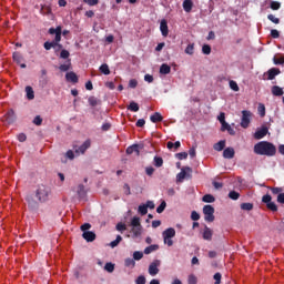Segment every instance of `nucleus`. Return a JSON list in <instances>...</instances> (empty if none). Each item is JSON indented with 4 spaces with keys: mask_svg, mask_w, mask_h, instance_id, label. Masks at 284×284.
Masks as SVG:
<instances>
[{
    "mask_svg": "<svg viewBox=\"0 0 284 284\" xmlns=\"http://www.w3.org/2000/svg\"><path fill=\"white\" fill-rule=\"evenodd\" d=\"M217 121H220L221 125L227 123L225 121V114L223 112H221L220 115L217 116Z\"/></svg>",
    "mask_w": 284,
    "mask_h": 284,
    "instance_id": "e2e57ef3",
    "label": "nucleus"
},
{
    "mask_svg": "<svg viewBox=\"0 0 284 284\" xmlns=\"http://www.w3.org/2000/svg\"><path fill=\"white\" fill-rule=\"evenodd\" d=\"M115 230H116L118 232L123 233V232H125V230H128V226H126L125 224H123L122 222H120V223H118V224L115 225Z\"/></svg>",
    "mask_w": 284,
    "mask_h": 284,
    "instance_id": "a18cd8bd",
    "label": "nucleus"
},
{
    "mask_svg": "<svg viewBox=\"0 0 284 284\" xmlns=\"http://www.w3.org/2000/svg\"><path fill=\"white\" fill-rule=\"evenodd\" d=\"M82 237L88 243H92L93 241L97 240V234L94 232H92V231H85V232H83Z\"/></svg>",
    "mask_w": 284,
    "mask_h": 284,
    "instance_id": "f3484780",
    "label": "nucleus"
},
{
    "mask_svg": "<svg viewBox=\"0 0 284 284\" xmlns=\"http://www.w3.org/2000/svg\"><path fill=\"white\" fill-rule=\"evenodd\" d=\"M141 258H143V252H141V251H135V252L133 253V260H134V261H141Z\"/></svg>",
    "mask_w": 284,
    "mask_h": 284,
    "instance_id": "603ef678",
    "label": "nucleus"
},
{
    "mask_svg": "<svg viewBox=\"0 0 284 284\" xmlns=\"http://www.w3.org/2000/svg\"><path fill=\"white\" fill-rule=\"evenodd\" d=\"M3 121L7 125H12V123L17 121V113H14V110L10 109L3 116Z\"/></svg>",
    "mask_w": 284,
    "mask_h": 284,
    "instance_id": "9d476101",
    "label": "nucleus"
},
{
    "mask_svg": "<svg viewBox=\"0 0 284 284\" xmlns=\"http://www.w3.org/2000/svg\"><path fill=\"white\" fill-rule=\"evenodd\" d=\"M278 74H281V69L272 68L267 71V80L274 81V79H276V77H278Z\"/></svg>",
    "mask_w": 284,
    "mask_h": 284,
    "instance_id": "dca6fc26",
    "label": "nucleus"
},
{
    "mask_svg": "<svg viewBox=\"0 0 284 284\" xmlns=\"http://www.w3.org/2000/svg\"><path fill=\"white\" fill-rule=\"evenodd\" d=\"M72 67V62L70 60L67 61V63L61 64L59 67L60 72H68V70H70V68Z\"/></svg>",
    "mask_w": 284,
    "mask_h": 284,
    "instance_id": "2f4dec72",
    "label": "nucleus"
},
{
    "mask_svg": "<svg viewBox=\"0 0 284 284\" xmlns=\"http://www.w3.org/2000/svg\"><path fill=\"white\" fill-rule=\"evenodd\" d=\"M138 212L142 215V216H145V214H148V206L145 204H141L139 207H138Z\"/></svg>",
    "mask_w": 284,
    "mask_h": 284,
    "instance_id": "37998d69",
    "label": "nucleus"
},
{
    "mask_svg": "<svg viewBox=\"0 0 284 284\" xmlns=\"http://www.w3.org/2000/svg\"><path fill=\"white\" fill-rule=\"evenodd\" d=\"M202 52H203V54H211L212 53V47H210V44H204L202 47Z\"/></svg>",
    "mask_w": 284,
    "mask_h": 284,
    "instance_id": "864d4df0",
    "label": "nucleus"
},
{
    "mask_svg": "<svg viewBox=\"0 0 284 284\" xmlns=\"http://www.w3.org/2000/svg\"><path fill=\"white\" fill-rule=\"evenodd\" d=\"M234 154H235V151H234V148L232 146H229L223 151L224 159H233Z\"/></svg>",
    "mask_w": 284,
    "mask_h": 284,
    "instance_id": "412c9836",
    "label": "nucleus"
},
{
    "mask_svg": "<svg viewBox=\"0 0 284 284\" xmlns=\"http://www.w3.org/2000/svg\"><path fill=\"white\" fill-rule=\"evenodd\" d=\"M170 72H172V68L169 64L163 63L160 67V74H170Z\"/></svg>",
    "mask_w": 284,
    "mask_h": 284,
    "instance_id": "cd10ccee",
    "label": "nucleus"
},
{
    "mask_svg": "<svg viewBox=\"0 0 284 284\" xmlns=\"http://www.w3.org/2000/svg\"><path fill=\"white\" fill-rule=\"evenodd\" d=\"M230 88H231V90H233V92H239V90H240L239 83H236V81H234V80L230 81Z\"/></svg>",
    "mask_w": 284,
    "mask_h": 284,
    "instance_id": "09e8293b",
    "label": "nucleus"
},
{
    "mask_svg": "<svg viewBox=\"0 0 284 284\" xmlns=\"http://www.w3.org/2000/svg\"><path fill=\"white\" fill-rule=\"evenodd\" d=\"M187 283L189 284H196V283H199V278H196V275L191 274V275H189Z\"/></svg>",
    "mask_w": 284,
    "mask_h": 284,
    "instance_id": "5fc2aeb1",
    "label": "nucleus"
},
{
    "mask_svg": "<svg viewBox=\"0 0 284 284\" xmlns=\"http://www.w3.org/2000/svg\"><path fill=\"white\" fill-rule=\"evenodd\" d=\"M33 123H34V125H41V123H43V119L41 118V115H37L33 119Z\"/></svg>",
    "mask_w": 284,
    "mask_h": 284,
    "instance_id": "0e129e2a",
    "label": "nucleus"
},
{
    "mask_svg": "<svg viewBox=\"0 0 284 284\" xmlns=\"http://www.w3.org/2000/svg\"><path fill=\"white\" fill-rule=\"evenodd\" d=\"M213 278L215 281V284H221V278H222L221 273H215Z\"/></svg>",
    "mask_w": 284,
    "mask_h": 284,
    "instance_id": "69168bd1",
    "label": "nucleus"
},
{
    "mask_svg": "<svg viewBox=\"0 0 284 284\" xmlns=\"http://www.w3.org/2000/svg\"><path fill=\"white\" fill-rule=\"evenodd\" d=\"M273 63H274L275 65H283V64H284V55H282V57H280V58L274 57V58H273Z\"/></svg>",
    "mask_w": 284,
    "mask_h": 284,
    "instance_id": "49530a36",
    "label": "nucleus"
},
{
    "mask_svg": "<svg viewBox=\"0 0 284 284\" xmlns=\"http://www.w3.org/2000/svg\"><path fill=\"white\" fill-rule=\"evenodd\" d=\"M267 132H268L267 126H262L260 130H257L254 133V139H256L257 141L261 139H265V136H267Z\"/></svg>",
    "mask_w": 284,
    "mask_h": 284,
    "instance_id": "4468645a",
    "label": "nucleus"
},
{
    "mask_svg": "<svg viewBox=\"0 0 284 284\" xmlns=\"http://www.w3.org/2000/svg\"><path fill=\"white\" fill-rule=\"evenodd\" d=\"M241 210H244L245 212H252L254 210V204L252 203H242Z\"/></svg>",
    "mask_w": 284,
    "mask_h": 284,
    "instance_id": "c9c22d12",
    "label": "nucleus"
},
{
    "mask_svg": "<svg viewBox=\"0 0 284 284\" xmlns=\"http://www.w3.org/2000/svg\"><path fill=\"white\" fill-rule=\"evenodd\" d=\"M213 234H214V232L212 231V229H210L207 225H205L204 231L202 233V237L204 239V241H212Z\"/></svg>",
    "mask_w": 284,
    "mask_h": 284,
    "instance_id": "a211bd4d",
    "label": "nucleus"
},
{
    "mask_svg": "<svg viewBox=\"0 0 284 284\" xmlns=\"http://www.w3.org/2000/svg\"><path fill=\"white\" fill-rule=\"evenodd\" d=\"M88 101L91 108H97V105L101 103V100L97 99L94 95L89 97Z\"/></svg>",
    "mask_w": 284,
    "mask_h": 284,
    "instance_id": "c756f323",
    "label": "nucleus"
},
{
    "mask_svg": "<svg viewBox=\"0 0 284 284\" xmlns=\"http://www.w3.org/2000/svg\"><path fill=\"white\" fill-rule=\"evenodd\" d=\"M204 221L206 223H214V206L206 204L203 206Z\"/></svg>",
    "mask_w": 284,
    "mask_h": 284,
    "instance_id": "39448f33",
    "label": "nucleus"
},
{
    "mask_svg": "<svg viewBox=\"0 0 284 284\" xmlns=\"http://www.w3.org/2000/svg\"><path fill=\"white\" fill-rule=\"evenodd\" d=\"M70 58V51L63 49L61 52H60V59H69Z\"/></svg>",
    "mask_w": 284,
    "mask_h": 284,
    "instance_id": "4d7b16f0",
    "label": "nucleus"
},
{
    "mask_svg": "<svg viewBox=\"0 0 284 284\" xmlns=\"http://www.w3.org/2000/svg\"><path fill=\"white\" fill-rule=\"evenodd\" d=\"M267 19H268V21H272V23H275V24L281 23V19L275 18L274 14H268V16H267Z\"/></svg>",
    "mask_w": 284,
    "mask_h": 284,
    "instance_id": "6e6d98bb",
    "label": "nucleus"
},
{
    "mask_svg": "<svg viewBox=\"0 0 284 284\" xmlns=\"http://www.w3.org/2000/svg\"><path fill=\"white\" fill-rule=\"evenodd\" d=\"M268 190H271L273 196H278L281 193H283V187H272V186H268Z\"/></svg>",
    "mask_w": 284,
    "mask_h": 284,
    "instance_id": "f704fd0d",
    "label": "nucleus"
},
{
    "mask_svg": "<svg viewBox=\"0 0 284 284\" xmlns=\"http://www.w3.org/2000/svg\"><path fill=\"white\" fill-rule=\"evenodd\" d=\"M252 119V112L244 110L242 111V120H241V128L247 129L250 128V122Z\"/></svg>",
    "mask_w": 284,
    "mask_h": 284,
    "instance_id": "6e6552de",
    "label": "nucleus"
},
{
    "mask_svg": "<svg viewBox=\"0 0 284 284\" xmlns=\"http://www.w3.org/2000/svg\"><path fill=\"white\" fill-rule=\"evenodd\" d=\"M100 72H102V74H110V67L108 65V63H103L101 67H100Z\"/></svg>",
    "mask_w": 284,
    "mask_h": 284,
    "instance_id": "ea45409f",
    "label": "nucleus"
},
{
    "mask_svg": "<svg viewBox=\"0 0 284 284\" xmlns=\"http://www.w3.org/2000/svg\"><path fill=\"white\" fill-rule=\"evenodd\" d=\"M34 194L37 200L32 195H27L26 197L27 205L31 212H37V210H39V203H48L50 199H52V187L45 184H40Z\"/></svg>",
    "mask_w": 284,
    "mask_h": 284,
    "instance_id": "f257e3e1",
    "label": "nucleus"
},
{
    "mask_svg": "<svg viewBox=\"0 0 284 284\" xmlns=\"http://www.w3.org/2000/svg\"><path fill=\"white\" fill-rule=\"evenodd\" d=\"M254 153L260 156H276V145L268 141H261L254 145Z\"/></svg>",
    "mask_w": 284,
    "mask_h": 284,
    "instance_id": "f03ea898",
    "label": "nucleus"
},
{
    "mask_svg": "<svg viewBox=\"0 0 284 284\" xmlns=\"http://www.w3.org/2000/svg\"><path fill=\"white\" fill-rule=\"evenodd\" d=\"M75 192L79 199H85V196H88V191L85 190V185L83 184H79Z\"/></svg>",
    "mask_w": 284,
    "mask_h": 284,
    "instance_id": "6ab92c4d",
    "label": "nucleus"
},
{
    "mask_svg": "<svg viewBox=\"0 0 284 284\" xmlns=\"http://www.w3.org/2000/svg\"><path fill=\"white\" fill-rule=\"evenodd\" d=\"M153 165L154 168H163V158L155 155L153 158Z\"/></svg>",
    "mask_w": 284,
    "mask_h": 284,
    "instance_id": "c85d7f7f",
    "label": "nucleus"
},
{
    "mask_svg": "<svg viewBox=\"0 0 284 284\" xmlns=\"http://www.w3.org/2000/svg\"><path fill=\"white\" fill-rule=\"evenodd\" d=\"M213 150H215V152H223V150H225V140H221L217 143H215L213 145Z\"/></svg>",
    "mask_w": 284,
    "mask_h": 284,
    "instance_id": "a878e982",
    "label": "nucleus"
},
{
    "mask_svg": "<svg viewBox=\"0 0 284 284\" xmlns=\"http://www.w3.org/2000/svg\"><path fill=\"white\" fill-rule=\"evenodd\" d=\"M141 150H143V144H132L126 148V154H135V156H141Z\"/></svg>",
    "mask_w": 284,
    "mask_h": 284,
    "instance_id": "1a4fd4ad",
    "label": "nucleus"
},
{
    "mask_svg": "<svg viewBox=\"0 0 284 284\" xmlns=\"http://www.w3.org/2000/svg\"><path fill=\"white\" fill-rule=\"evenodd\" d=\"M136 284H145V276L140 275L138 276V278L135 280Z\"/></svg>",
    "mask_w": 284,
    "mask_h": 284,
    "instance_id": "338daca9",
    "label": "nucleus"
},
{
    "mask_svg": "<svg viewBox=\"0 0 284 284\" xmlns=\"http://www.w3.org/2000/svg\"><path fill=\"white\" fill-rule=\"evenodd\" d=\"M49 34H55V38L51 42L50 41L44 42L43 44L44 50H52V48L57 49V45L61 43V26H58L55 29L50 28Z\"/></svg>",
    "mask_w": 284,
    "mask_h": 284,
    "instance_id": "7ed1b4c3",
    "label": "nucleus"
},
{
    "mask_svg": "<svg viewBox=\"0 0 284 284\" xmlns=\"http://www.w3.org/2000/svg\"><path fill=\"white\" fill-rule=\"evenodd\" d=\"M176 158L179 159V161H183L187 159V152H180L176 154Z\"/></svg>",
    "mask_w": 284,
    "mask_h": 284,
    "instance_id": "052dcab7",
    "label": "nucleus"
},
{
    "mask_svg": "<svg viewBox=\"0 0 284 284\" xmlns=\"http://www.w3.org/2000/svg\"><path fill=\"white\" fill-rule=\"evenodd\" d=\"M185 179H192V168L185 166L181 169V172L176 175L178 183H183Z\"/></svg>",
    "mask_w": 284,
    "mask_h": 284,
    "instance_id": "423d86ee",
    "label": "nucleus"
},
{
    "mask_svg": "<svg viewBox=\"0 0 284 284\" xmlns=\"http://www.w3.org/2000/svg\"><path fill=\"white\" fill-rule=\"evenodd\" d=\"M92 145V142L90 140H87L83 142L82 145H80L78 149L74 150L75 154H85V152L89 150V148Z\"/></svg>",
    "mask_w": 284,
    "mask_h": 284,
    "instance_id": "f8f14e48",
    "label": "nucleus"
},
{
    "mask_svg": "<svg viewBox=\"0 0 284 284\" xmlns=\"http://www.w3.org/2000/svg\"><path fill=\"white\" fill-rule=\"evenodd\" d=\"M182 7L184 12H192V8H194V2H192V0H184Z\"/></svg>",
    "mask_w": 284,
    "mask_h": 284,
    "instance_id": "b1692460",
    "label": "nucleus"
},
{
    "mask_svg": "<svg viewBox=\"0 0 284 284\" xmlns=\"http://www.w3.org/2000/svg\"><path fill=\"white\" fill-rule=\"evenodd\" d=\"M65 79H67V81H69L71 83H79V77L73 71L68 72L65 74Z\"/></svg>",
    "mask_w": 284,
    "mask_h": 284,
    "instance_id": "aec40b11",
    "label": "nucleus"
},
{
    "mask_svg": "<svg viewBox=\"0 0 284 284\" xmlns=\"http://www.w3.org/2000/svg\"><path fill=\"white\" fill-rule=\"evenodd\" d=\"M26 92L27 99H29V101H32V99H34V90L32 89V87H26Z\"/></svg>",
    "mask_w": 284,
    "mask_h": 284,
    "instance_id": "473e14b6",
    "label": "nucleus"
},
{
    "mask_svg": "<svg viewBox=\"0 0 284 284\" xmlns=\"http://www.w3.org/2000/svg\"><path fill=\"white\" fill-rule=\"evenodd\" d=\"M150 121L152 123H161V121H163V115H161L159 112H155L153 115L150 116Z\"/></svg>",
    "mask_w": 284,
    "mask_h": 284,
    "instance_id": "bb28decb",
    "label": "nucleus"
},
{
    "mask_svg": "<svg viewBox=\"0 0 284 284\" xmlns=\"http://www.w3.org/2000/svg\"><path fill=\"white\" fill-rule=\"evenodd\" d=\"M131 232L133 233L132 239H139L143 232V226H132Z\"/></svg>",
    "mask_w": 284,
    "mask_h": 284,
    "instance_id": "4be33fe9",
    "label": "nucleus"
},
{
    "mask_svg": "<svg viewBox=\"0 0 284 284\" xmlns=\"http://www.w3.org/2000/svg\"><path fill=\"white\" fill-rule=\"evenodd\" d=\"M271 92H272L273 97H283V94H284L283 88H281L278 85H273L271 89Z\"/></svg>",
    "mask_w": 284,
    "mask_h": 284,
    "instance_id": "5701e85b",
    "label": "nucleus"
},
{
    "mask_svg": "<svg viewBox=\"0 0 284 284\" xmlns=\"http://www.w3.org/2000/svg\"><path fill=\"white\" fill-rule=\"evenodd\" d=\"M160 32L162 37H168L170 34V29L168 28V20L163 19L160 22Z\"/></svg>",
    "mask_w": 284,
    "mask_h": 284,
    "instance_id": "2eb2a0df",
    "label": "nucleus"
},
{
    "mask_svg": "<svg viewBox=\"0 0 284 284\" xmlns=\"http://www.w3.org/2000/svg\"><path fill=\"white\" fill-rule=\"evenodd\" d=\"M128 110H130L131 112H139V103L136 102H131L130 105L128 106Z\"/></svg>",
    "mask_w": 284,
    "mask_h": 284,
    "instance_id": "79ce46f5",
    "label": "nucleus"
},
{
    "mask_svg": "<svg viewBox=\"0 0 284 284\" xmlns=\"http://www.w3.org/2000/svg\"><path fill=\"white\" fill-rule=\"evenodd\" d=\"M145 174L148 176H152L154 174V168L153 166H146L145 168Z\"/></svg>",
    "mask_w": 284,
    "mask_h": 284,
    "instance_id": "680f3d73",
    "label": "nucleus"
},
{
    "mask_svg": "<svg viewBox=\"0 0 284 284\" xmlns=\"http://www.w3.org/2000/svg\"><path fill=\"white\" fill-rule=\"evenodd\" d=\"M165 207H168V203L162 201L161 204L156 207L158 214H163V212H165Z\"/></svg>",
    "mask_w": 284,
    "mask_h": 284,
    "instance_id": "4c0bfd02",
    "label": "nucleus"
},
{
    "mask_svg": "<svg viewBox=\"0 0 284 284\" xmlns=\"http://www.w3.org/2000/svg\"><path fill=\"white\" fill-rule=\"evenodd\" d=\"M174 236H176V230H174V227H169L162 232L164 244L168 245V247L174 245V241H172Z\"/></svg>",
    "mask_w": 284,
    "mask_h": 284,
    "instance_id": "20e7f679",
    "label": "nucleus"
},
{
    "mask_svg": "<svg viewBox=\"0 0 284 284\" xmlns=\"http://www.w3.org/2000/svg\"><path fill=\"white\" fill-rule=\"evenodd\" d=\"M104 270L105 272H109L110 274H112V272H114V264H112V262H109L104 265Z\"/></svg>",
    "mask_w": 284,
    "mask_h": 284,
    "instance_id": "de8ad7c7",
    "label": "nucleus"
},
{
    "mask_svg": "<svg viewBox=\"0 0 284 284\" xmlns=\"http://www.w3.org/2000/svg\"><path fill=\"white\" fill-rule=\"evenodd\" d=\"M221 131H222V132L227 131L229 134H231V136H234V134H236V131H234V129H232V126H231L227 122H225L224 124H222Z\"/></svg>",
    "mask_w": 284,
    "mask_h": 284,
    "instance_id": "393cba45",
    "label": "nucleus"
},
{
    "mask_svg": "<svg viewBox=\"0 0 284 284\" xmlns=\"http://www.w3.org/2000/svg\"><path fill=\"white\" fill-rule=\"evenodd\" d=\"M132 227H141V217L134 216L131 221Z\"/></svg>",
    "mask_w": 284,
    "mask_h": 284,
    "instance_id": "e433bc0d",
    "label": "nucleus"
},
{
    "mask_svg": "<svg viewBox=\"0 0 284 284\" xmlns=\"http://www.w3.org/2000/svg\"><path fill=\"white\" fill-rule=\"evenodd\" d=\"M240 196H241V194H239V192H236V191H231L229 193V199H232V201H239Z\"/></svg>",
    "mask_w": 284,
    "mask_h": 284,
    "instance_id": "c03bdc74",
    "label": "nucleus"
},
{
    "mask_svg": "<svg viewBox=\"0 0 284 284\" xmlns=\"http://www.w3.org/2000/svg\"><path fill=\"white\" fill-rule=\"evenodd\" d=\"M262 203H265L267 210H271V212H278V206L276 203L272 202V195H263Z\"/></svg>",
    "mask_w": 284,
    "mask_h": 284,
    "instance_id": "0eeeda50",
    "label": "nucleus"
},
{
    "mask_svg": "<svg viewBox=\"0 0 284 284\" xmlns=\"http://www.w3.org/2000/svg\"><path fill=\"white\" fill-rule=\"evenodd\" d=\"M12 59H13V61H14L18 65H20V68H22V69L28 68V65H27L26 63H21V62L23 61V55H21V53H19V52H13Z\"/></svg>",
    "mask_w": 284,
    "mask_h": 284,
    "instance_id": "ddd939ff",
    "label": "nucleus"
},
{
    "mask_svg": "<svg viewBox=\"0 0 284 284\" xmlns=\"http://www.w3.org/2000/svg\"><path fill=\"white\" fill-rule=\"evenodd\" d=\"M281 9V2L272 1L271 2V10H280Z\"/></svg>",
    "mask_w": 284,
    "mask_h": 284,
    "instance_id": "13d9d810",
    "label": "nucleus"
},
{
    "mask_svg": "<svg viewBox=\"0 0 284 284\" xmlns=\"http://www.w3.org/2000/svg\"><path fill=\"white\" fill-rule=\"evenodd\" d=\"M277 203H281L282 205H284V193L282 191L281 194L277 195Z\"/></svg>",
    "mask_w": 284,
    "mask_h": 284,
    "instance_id": "774afa93",
    "label": "nucleus"
},
{
    "mask_svg": "<svg viewBox=\"0 0 284 284\" xmlns=\"http://www.w3.org/2000/svg\"><path fill=\"white\" fill-rule=\"evenodd\" d=\"M159 265H161V261L155 260L154 262H152L149 266V274L151 276H156V274H159Z\"/></svg>",
    "mask_w": 284,
    "mask_h": 284,
    "instance_id": "9b49d317",
    "label": "nucleus"
},
{
    "mask_svg": "<svg viewBox=\"0 0 284 284\" xmlns=\"http://www.w3.org/2000/svg\"><path fill=\"white\" fill-rule=\"evenodd\" d=\"M156 250H159V245L152 244L144 248V254H152V252H156Z\"/></svg>",
    "mask_w": 284,
    "mask_h": 284,
    "instance_id": "7c9ffc66",
    "label": "nucleus"
},
{
    "mask_svg": "<svg viewBox=\"0 0 284 284\" xmlns=\"http://www.w3.org/2000/svg\"><path fill=\"white\" fill-rule=\"evenodd\" d=\"M121 241H123V237L121 235H116V239L110 243V247H116Z\"/></svg>",
    "mask_w": 284,
    "mask_h": 284,
    "instance_id": "a19ab883",
    "label": "nucleus"
},
{
    "mask_svg": "<svg viewBox=\"0 0 284 284\" xmlns=\"http://www.w3.org/2000/svg\"><path fill=\"white\" fill-rule=\"evenodd\" d=\"M185 54H190V55H192V54H194V43H191V44H189L186 48H185Z\"/></svg>",
    "mask_w": 284,
    "mask_h": 284,
    "instance_id": "8fccbe9b",
    "label": "nucleus"
},
{
    "mask_svg": "<svg viewBox=\"0 0 284 284\" xmlns=\"http://www.w3.org/2000/svg\"><path fill=\"white\" fill-rule=\"evenodd\" d=\"M257 112H258L260 116H265V104L260 103L257 106Z\"/></svg>",
    "mask_w": 284,
    "mask_h": 284,
    "instance_id": "3c124183",
    "label": "nucleus"
},
{
    "mask_svg": "<svg viewBox=\"0 0 284 284\" xmlns=\"http://www.w3.org/2000/svg\"><path fill=\"white\" fill-rule=\"evenodd\" d=\"M124 265H125V267H135L136 266V262L134 261V258L128 257L124 261Z\"/></svg>",
    "mask_w": 284,
    "mask_h": 284,
    "instance_id": "58836bf2",
    "label": "nucleus"
},
{
    "mask_svg": "<svg viewBox=\"0 0 284 284\" xmlns=\"http://www.w3.org/2000/svg\"><path fill=\"white\" fill-rule=\"evenodd\" d=\"M202 201L204 203H214L216 201V199L214 197V195L212 194H205L203 197H202Z\"/></svg>",
    "mask_w": 284,
    "mask_h": 284,
    "instance_id": "72a5a7b5",
    "label": "nucleus"
},
{
    "mask_svg": "<svg viewBox=\"0 0 284 284\" xmlns=\"http://www.w3.org/2000/svg\"><path fill=\"white\" fill-rule=\"evenodd\" d=\"M200 219H201V215L196 211H192L191 220L192 221H199Z\"/></svg>",
    "mask_w": 284,
    "mask_h": 284,
    "instance_id": "bf43d9fd",
    "label": "nucleus"
}]
</instances>
